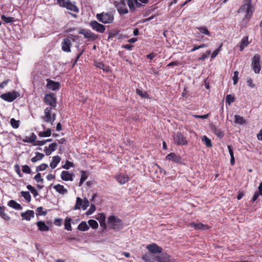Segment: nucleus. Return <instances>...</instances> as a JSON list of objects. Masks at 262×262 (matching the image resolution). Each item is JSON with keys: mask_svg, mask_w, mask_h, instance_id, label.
Returning <instances> with one entry per match:
<instances>
[{"mask_svg": "<svg viewBox=\"0 0 262 262\" xmlns=\"http://www.w3.org/2000/svg\"><path fill=\"white\" fill-rule=\"evenodd\" d=\"M46 144L45 140L43 141H36L34 144V145L42 146Z\"/></svg>", "mask_w": 262, "mask_h": 262, "instance_id": "774afa93", "label": "nucleus"}, {"mask_svg": "<svg viewBox=\"0 0 262 262\" xmlns=\"http://www.w3.org/2000/svg\"><path fill=\"white\" fill-rule=\"evenodd\" d=\"M8 205L13 209L18 210H20L23 209L21 206L14 200L9 201Z\"/></svg>", "mask_w": 262, "mask_h": 262, "instance_id": "b1692460", "label": "nucleus"}, {"mask_svg": "<svg viewBox=\"0 0 262 262\" xmlns=\"http://www.w3.org/2000/svg\"><path fill=\"white\" fill-rule=\"evenodd\" d=\"M161 262H177L176 259L171 258L170 256L166 254H163V258Z\"/></svg>", "mask_w": 262, "mask_h": 262, "instance_id": "7c9ffc66", "label": "nucleus"}, {"mask_svg": "<svg viewBox=\"0 0 262 262\" xmlns=\"http://www.w3.org/2000/svg\"><path fill=\"white\" fill-rule=\"evenodd\" d=\"M10 124L13 128H17L19 126V121L12 118L10 119Z\"/></svg>", "mask_w": 262, "mask_h": 262, "instance_id": "a19ab883", "label": "nucleus"}, {"mask_svg": "<svg viewBox=\"0 0 262 262\" xmlns=\"http://www.w3.org/2000/svg\"><path fill=\"white\" fill-rule=\"evenodd\" d=\"M251 1L252 0H244L242 5L237 11L238 13H246L241 22V26L243 28L247 26L254 11V8L252 5Z\"/></svg>", "mask_w": 262, "mask_h": 262, "instance_id": "f257e3e1", "label": "nucleus"}, {"mask_svg": "<svg viewBox=\"0 0 262 262\" xmlns=\"http://www.w3.org/2000/svg\"><path fill=\"white\" fill-rule=\"evenodd\" d=\"M97 19L103 24H111L113 22L114 15L110 12H102L96 15Z\"/></svg>", "mask_w": 262, "mask_h": 262, "instance_id": "f03ea898", "label": "nucleus"}, {"mask_svg": "<svg viewBox=\"0 0 262 262\" xmlns=\"http://www.w3.org/2000/svg\"><path fill=\"white\" fill-rule=\"evenodd\" d=\"M34 180L37 182H43V179L41 177V174L40 173H37V174L34 177Z\"/></svg>", "mask_w": 262, "mask_h": 262, "instance_id": "6e6d98bb", "label": "nucleus"}, {"mask_svg": "<svg viewBox=\"0 0 262 262\" xmlns=\"http://www.w3.org/2000/svg\"><path fill=\"white\" fill-rule=\"evenodd\" d=\"M234 118H235V123L244 124L246 123V121L243 117H241L239 115H235Z\"/></svg>", "mask_w": 262, "mask_h": 262, "instance_id": "58836bf2", "label": "nucleus"}, {"mask_svg": "<svg viewBox=\"0 0 262 262\" xmlns=\"http://www.w3.org/2000/svg\"><path fill=\"white\" fill-rule=\"evenodd\" d=\"M61 178L62 180L68 181H73V174L70 173L68 171H62L60 174Z\"/></svg>", "mask_w": 262, "mask_h": 262, "instance_id": "aec40b11", "label": "nucleus"}, {"mask_svg": "<svg viewBox=\"0 0 262 262\" xmlns=\"http://www.w3.org/2000/svg\"><path fill=\"white\" fill-rule=\"evenodd\" d=\"M214 133L217 136L220 137H223L224 136V134H223V132L221 131V130L220 129L216 128L214 129Z\"/></svg>", "mask_w": 262, "mask_h": 262, "instance_id": "13d9d810", "label": "nucleus"}, {"mask_svg": "<svg viewBox=\"0 0 262 262\" xmlns=\"http://www.w3.org/2000/svg\"><path fill=\"white\" fill-rule=\"evenodd\" d=\"M162 258L163 254L161 255L145 254L142 256V259L145 262H161V259H162Z\"/></svg>", "mask_w": 262, "mask_h": 262, "instance_id": "0eeeda50", "label": "nucleus"}, {"mask_svg": "<svg viewBox=\"0 0 262 262\" xmlns=\"http://www.w3.org/2000/svg\"><path fill=\"white\" fill-rule=\"evenodd\" d=\"M21 196L28 202H30L31 200V196L30 194V193L29 191H22L21 192Z\"/></svg>", "mask_w": 262, "mask_h": 262, "instance_id": "ea45409f", "label": "nucleus"}, {"mask_svg": "<svg viewBox=\"0 0 262 262\" xmlns=\"http://www.w3.org/2000/svg\"><path fill=\"white\" fill-rule=\"evenodd\" d=\"M57 147V145L56 143H52L49 145V148L50 149L51 151H55Z\"/></svg>", "mask_w": 262, "mask_h": 262, "instance_id": "4d7b16f0", "label": "nucleus"}, {"mask_svg": "<svg viewBox=\"0 0 262 262\" xmlns=\"http://www.w3.org/2000/svg\"><path fill=\"white\" fill-rule=\"evenodd\" d=\"M259 195L258 192L257 191H255L254 192V194L252 197V200H251V202L253 203H254L257 199L258 196Z\"/></svg>", "mask_w": 262, "mask_h": 262, "instance_id": "0e129e2a", "label": "nucleus"}, {"mask_svg": "<svg viewBox=\"0 0 262 262\" xmlns=\"http://www.w3.org/2000/svg\"><path fill=\"white\" fill-rule=\"evenodd\" d=\"M36 225L39 230L41 231H47L49 230V227L43 221H38L36 223Z\"/></svg>", "mask_w": 262, "mask_h": 262, "instance_id": "5701e85b", "label": "nucleus"}, {"mask_svg": "<svg viewBox=\"0 0 262 262\" xmlns=\"http://www.w3.org/2000/svg\"><path fill=\"white\" fill-rule=\"evenodd\" d=\"M88 223L89 225L93 229H97L98 227V224L95 220H90Z\"/></svg>", "mask_w": 262, "mask_h": 262, "instance_id": "a18cd8bd", "label": "nucleus"}, {"mask_svg": "<svg viewBox=\"0 0 262 262\" xmlns=\"http://www.w3.org/2000/svg\"><path fill=\"white\" fill-rule=\"evenodd\" d=\"M247 82L248 85L252 88H254L255 86V85L253 83V80L251 78L248 79Z\"/></svg>", "mask_w": 262, "mask_h": 262, "instance_id": "e2e57ef3", "label": "nucleus"}, {"mask_svg": "<svg viewBox=\"0 0 262 262\" xmlns=\"http://www.w3.org/2000/svg\"><path fill=\"white\" fill-rule=\"evenodd\" d=\"M44 157V155L38 152L36 153V156L33 157L31 161L33 163H35L38 160H41Z\"/></svg>", "mask_w": 262, "mask_h": 262, "instance_id": "f704fd0d", "label": "nucleus"}, {"mask_svg": "<svg viewBox=\"0 0 262 262\" xmlns=\"http://www.w3.org/2000/svg\"><path fill=\"white\" fill-rule=\"evenodd\" d=\"M44 101L47 104L50 106V107H55L56 106V98L53 94H46L44 98Z\"/></svg>", "mask_w": 262, "mask_h": 262, "instance_id": "9b49d317", "label": "nucleus"}, {"mask_svg": "<svg viewBox=\"0 0 262 262\" xmlns=\"http://www.w3.org/2000/svg\"><path fill=\"white\" fill-rule=\"evenodd\" d=\"M42 210H43V208L42 207H39L36 209L38 214H39V215H41V214L46 215L47 212L46 211L45 212H43Z\"/></svg>", "mask_w": 262, "mask_h": 262, "instance_id": "680f3d73", "label": "nucleus"}, {"mask_svg": "<svg viewBox=\"0 0 262 262\" xmlns=\"http://www.w3.org/2000/svg\"><path fill=\"white\" fill-rule=\"evenodd\" d=\"M107 223L108 226L114 230H119L123 228L122 223L121 220L115 215L110 216L108 218Z\"/></svg>", "mask_w": 262, "mask_h": 262, "instance_id": "7ed1b4c3", "label": "nucleus"}, {"mask_svg": "<svg viewBox=\"0 0 262 262\" xmlns=\"http://www.w3.org/2000/svg\"><path fill=\"white\" fill-rule=\"evenodd\" d=\"M202 141H204L206 146L211 147L212 146L211 140L206 136H203Z\"/></svg>", "mask_w": 262, "mask_h": 262, "instance_id": "c03bdc74", "label": "nucleus"}, {"mask_svg": "<svg viewBox=\"0 0 262 262\" xmlns=\"http://www.w3.org/2000/svg\"><path fill=\"white\" fill-rule=\"evenodd\" d=\"M166 160L169 161H172L174 162L177 163H182V158L181 157L178 155L176 154L175 153L171 152L167 155L166 157Z\"/></svg>", "mask_w": 262, "mask_h": 262, "instance_id": "4468645a", "label": "nucleus"}, {"mask_svg": "<svg viewBox=\"0 0 262 262\" xmlns=\"http://www.w3.org/2000/svg\"><path fill=\"white\" fill-rule=\"evenodd\" d=\"M37 137L34 133H32L31 136L29 137H26L23 139V141L26 143H33L36 140Z\"/></svg>", "mask_w": 262, "mask_h": 262, "instance_id": "c85d7f7f", "label": "nucleus"}, {"mask_svg": "<svg viewBox=\"0 0 262 262\" xmlns=\"http://www.w3.org/2000/svg\"><path fill=\"white\" fill-rule=\"evenodd\" d=\"M90 26L94 31L102 33L105 30V27L101 24H99L96 20H92L90 23Z\"/></svg>", "mask_w": 262, "mask_h": 262, "instance_id": "9d476101", "label": "nucleus"}, {"mask_svg": "<svg viewBox=\"0 0 262 262\" xmlns=\"http://www.w3.org/2000/svg\"><path fill=\"white\" fill-rule=\"evenodd\" d=\"M189 226L196 230H206L210 228L207 224H203L201 223H191L189 224Z\"/></svg>", "mask_w": 262, "mask_h": 262, "instance_id": "ddd939ff", "label": "nucleus"}, {"mask_svg": "<svg viewBox=\"0 0 262 262\" xmlns=\"http://www.w3.org/2000/svg\"><path fill=\"white\" fill-rule=\"evenodd\" d=\"M95 210H96L95 206L94 204H92L91 205L90 208L87 211L86 213L87 215H90V214H92Z\"/></svg>", "mask_w": 262, "mask_h": 262, "instance_id": "5fc2aeb1", "label": "nucleus"}, {"mask_svg": "<svg viewBox=\"0 0 262 262\" xmlns=\"http://www.w3.org/2000/svg\"><path fill=\"white\" fill-rule=\"evenodd\" d=\"M130 12H134L136 8L144 6L148 3V0H126Z\"/></svg>", "mask_w": 262, "mask_h": 262, "instance_id": "20e7f679", "label": "nucleus"}, {"mask_svg": "<svg viewBox=\"0 0 262 262\" xmlns=\"http://www.w3.org/2000/svg\"><path fill=\"white\" fill-rule=\"evenodd\" d=\"M51 135V130L50 128H48L47 130L44 132H40L38 133V136L40 137H48Z\"/></svg>", "mask_w": 262, "mask_h": 262, "instance_id": "4c0bfd02", "label": "nucleus"}, {"mask_svg": "<svg viewBox=\"0 0 262 262\" xmlns=\"http://www.w3.org/2000/svg\"><path fill=\"white\" fill-rule=\"evenodd\" d=\"M238 74H239V73L237 71H234V75L232 77V80L233 81V84L234 85L236 84L237 82H238Z\"/></svg>", "mask_w": 262, "mask_h": 262, "instance_id": "8fccbe9b", "label": "nucleus"}, {"mask_svg": "<svg viewBox=\"0 0 262 262\" xmlns=\"http://www.w3.org/2000/svg\"><path fill=\"white\" fill-rule=\"evenodd\" d=\"M227 148H228L230 157H234L233 151L231 145H228Z\"/></svg>", "mask_w": 262, "mask_h": 262, "instance_id": "69168bd1", "label": "nucleus"}, {"mask_svg": "<svg viewBox=\"0 0 262 262\" xmlns=\"http://www.w3.org/2000/svg\"><path fill=\"white\" fill-rule=\"evenodd\" d=\"M260 59V56L258 54L255 55L252 59V67L256 74L259 73L261 69Z\"/></svg>", "mask_w": 262, "mask_h": 262, "instance_id": "1a4fd4ad", "label": "nucleus"}, {"mask_svg": "<svg viewBox=\"0 0 262 262\" xmlns=\"http://www.w3.org/2000/svg\"><path fill=\"white\" fill-rule=\"evenodd\" d=\"M209 116V114H206L204 115H194L193 116L195 118H201V119H207V118H208Z\"/></svg>", "mask_w": 262, "mask_h": 262, "instance_id": "bf43d9fd", "label": "nucleus"}, {"mask_svg": "<svg viewBox=\"0 0 262 262\" xmlns=\"http://www.w3.org/2000/svg\"><path fill=\"white\" fill-rule=\"evenodd\" d=\"M235 100V98L231 95H227L226 97V102L230 105Z\"/></svg>", "mask_w": 262, "mask_h": 262, "instance_id": "de8ad7c7", "label": "nucleus"}, {"mask_svg": "<svg viewBox=\"0 0 262 262\" xmlns=\"http://www.w3.org/2000/svg\"><path fill=\"white\" fill-rule=\"evenodd\" d=\"M174 143L178 145H185L188 142L186 138L181 132H177L173 135Z\"/></svg>", "mask_w": 262, "mask_h": 262, "instance_id": "6e6552de", "label": "nucleus"}, {"mask_svg": "<svg viewBox=\"0 0 262 262\" xmlns=\"http://www.w3.org/2000/svg\"><path fill=\"white\" fill-rule=\"evenodd\" d=\"M222 46V44H221L220 46V47L218 49H216L215 51H214L213 52V53H212V54L211 55V58L213 59V58H215L218 55V54L219 53V52L221 50Z\"/></svg>", "mask_w": 262, "mask_h": 262, "instance_id": "3c124183", "label": "nucleus"}, {"mask_svg": "<svg viewBox=\"0 0 262 262\" xmlns=\"http://www.w3.org/2000/svg\"><path fill=\"white\" fill-rule=\"evenodd\" d=\"M74 167V164L70 161H67L62 167L66 169H69L70 167Z\"/></svg>", "mask_w": 262, "mask_h": 262, "instance_id": "864d4df0", "label": "nucleus"}, {"mask_svg": "<svg viewBox=\"0 0 262 262\" xmlns=\"http://www.w3.org/2000/svg\"><path fill=\"white\" fill-rule=\"evenodd\" d=\"M61 158L58 156H54L53 157L52 161L50 163V167L52 169H54L58 164L60 162Z\"/></svg>", "mask_w": 262, "mask_h": 262, "instance_id": "a878e982", "label": "nucleus"}, {"mask_svg": "<svg viewBox=\"0 0 262 262\" xmlns=\"http://www.w3.org/2000/svg\"><path fill=\"white\" fill-rule=\"evenodd\" d=\"M21 216L22 217L23 220L30 221L31 218L34 217V212L33 210H28L25 212L21 213Z\"/></svg>", "mask_w": 262, "mask_h": 262, "instance_id": "6ab92c4d", "label": "nucleus"}, {"mask_svg": "<svg viewBox=\"0 0 262 262\" xmlns=\"http://www.w3.org/2000/svg\"><path fill=\"white\" fill-rule=\"evenodd\" d=\"M71 221H72L71 219L69 218V217H67L65 219L64 228L68 231L72 230V227H71Z\"/></svg>", "mask_w": 262, "mask_h": 262, "instance_id": "e433bc0d", "label": "nucleus"}, {"mask_svg": "<svg viewBox=\"0 0 262 262\" xmlns=\"http://www.w3.org/2000/svg\"><path fill=\"white\" fill-rule=\"evenodd\" d=\"M19 95L18 92L12 91L2 94L0 97L6 101L11 102L18 97Z\"/></svg>", "mask_w": 262, "mask_h": 262, "instance_id": "423d86ee", "label": "nucleus"}, {"mask_svg": "<svg viewBox=\"0 0 262 262\" xmlns=\"http://www.w3.org/2000/svg\"><path fill=\"white\" fill-rule=\"evenodd\" d=\"M1 19L6 24H12L15 21V19L12 17H7L5 15H1Z\"/></svg>", "mask_w": 262, "mask_h": 262, "instance_id": "c756f323", "label": "nucleus"}, {"mask_svg": "<svg viewBox=\"0 0 262 262\" xmlns=\"http://www.w3.org/2000/svg\"><path fill=\"white\" fill-rule=\"evenodd\" d=\"M22 170L23 172L28 174H30L31 172L30 168L27 165L23 166Z\"/></svg>", "mask_w": 262, "mask_h": 262, "instance_id": "603ef678", "label": "nucleus"}, {"mask_svg": "<svg viewBox=\"0 0 262 262\" xmlns=\"http://www.w3.org/2000/svg\"><path fill=\"white\" fill-rule=\"evenodd\" d=\"M196 29L200 31V32L203 34H205L208 36H210V33L209 32V30L205 26H202V27H196Z\"/></svg>", "mask_w": 262, "mask_h": 262, "instance_id": "473e14b6", "label": "nucleus"}, {"mask_svg": "<svg viewBox=\"0 0 262 262\" xmlns=\"http://www.w3.org/2000/svg\"><path fill=\"white\" fill-rule=\"evenodd\" d=\"M54 188L56 190V191L61 194H64L68 192V190L64 188L63 185L60 184L55 185L54 186Z\"/></svg>", "mask_w": 262, "mask_h": 262, "instance_id": "393cba45", "label": "nucleus"}, {"mask_svg": "<svg viewBox=\"0 0 262 262\" xmlns=\"http://www.w3.org/2000/svg\"><path fill=\"white\" fill-rule=\"evenodd\" d=\"M82 204H83V200L81 199L79 197H77L76 198V204L74 207V210L80 209L81 207L82 208Z\"/></svg>", "mask_w": 262, "mask_h": 262, "instance_id": "2f4dec72", "label": "nucleus"}, {"mask_svg": "<svg viewBox=\"0 0 262 262\" xmlns=\"http://www.w3.org/2000/svg\"><path fill=\"white\" fill-rule=\"evenodd\" d=\"M89 227L85 222H82L78 226V229L80 231H85L88 230Z\"/></svg>", "mask_w": 262, "mask_h": 262, "instance_id": "72a5a7b5", "label": "nucleus"}, {"mask_svg": "<svg viewBox=\"0 0 262 262\" xmlns=\"http://www.w3.org/2000/svg\"><path fill=\"white\" fill-rule=\"evenodd\" d=\"M15 172L19 175V177H22L23 176L20 173V168L18 165L16 164L14 166Z\"/></svg>", "mask_w": 262, "mask_h": 262, "instance_id": "052dcab7", "label": "nucleus"}, {"mask_svg": "<svg viewBox=\"0 0 262 262\" xmlns=\"http://www.w3.org/2000/svg\"><path fill=\"white\" fill-rule=\"evenodd\" d=\"M81 179L79 182V186H81L82 183L88 179V173L84 170L81 171Z\"/></svg>", "mask_w": 262, "mask_h": 262, "instance_id": "c9c22d12", "label": "nucleus"}, {"mask_svg": "<svg viewBox=\"0 0 262 262\" xmlns=\"http://www.w3.org/2000/svg\"><path fill=\"white\" fill-rule=\"evenodd\" d=\"M48 167V165L47 164L42 163L39 166L36 167V171L37 172L40 171H43L46 169V168Z\"/></svg>", "mask_w": 262, "mask_h": 262, "instance_id": "49530a36", "label": "nucleus"}, {"mask_svg": "<svg viewBox=\"0 0 262 262\" xmlns=\"http://www.w3.org/2000/svg\"><path fill=\"white\" fill-rule=\"evenodd\" d=\"M95 66L97 68L102 69L104 71L107 72L108 71V69L107 67H105L104 64L100 62H96L95 63Z\"/></svg>", "mask_w": 262, "mask_h": 262, "instance_id": "79ce46f5", "label": "nucleus"}, {"mask_svg": "<svg viewBox=\"0 0 262 262\" xmlns=\"http://www.w3.org/2000/svg\"><path fill=\"white\" fill-rule=\"evenodd\" d=\"M89 205H90L89 201L86 198H85L83 200V204L82 205V209L83 210H85L87 209V208L89 206Z\"/></svg>", "mask_w": 262, "mask_h": 262, "instance_id": "09e8293b", "label": "nucleus"}, {"mask_svg": "<svg viewBox=\"0 0 262 262\" xmlns=\"http://www.w3.org/2000/svg\"><path fill=\"white\" fill-rule=\"evenodd\" d=\"M52 107H46L44 111V116L42 117V119L44 121L47 123H49L51 121V111Z\"/></svg>", "mask_w": 262, "mask_h": 262, "instance_id": "f3484780", "label": "nucleus"}, {"mask_svg": "<svg viewBox=\"0 0 262 262\" xmlns=\"http://www.w3.org/2000/svg\"><path fill=\"white\" fill-rule=\"evenodd\" d=\"M116 179L120 184H124L127 182L129 179L127 176L120 174L116 177Z\"/></svg>", "mask_w": 262, "mask_h": 262, "instance_id": "4be33fe9", "label": "nucleus"}, {"mask_svg": "<svg viewBox=\"0 0 262 262\" xmlns=\"http://www.w3.org/2000/svg\"><path fill=\"white\" fill-rule=\"evenodd\" d=\"M249 42L248 41V37H244L240 42V51H243L245 47L248 46Z\"/></svg>", "mask_w": 262, "mask_h": 262, "instance_id": "bb28decb", "label": "nucleus"}, {"mask_svg": "<svg viewBox=\"0 0 262 262\" xmlns=\"http://www.w3.org/2000/svg\"><path fill=\"white\" fill-rule=\"evenodd\" d=\"M60 84L58 82H55L52 80H48L47 87L48 89L56 91L59 88Z\"/></svg>", "mask_w": 262, "mask_h": 262, "instance_id": "a211bd4d", "label": "nucleus"}, {"mask_svg": "<svg viewBox=\"0 0 262 262\" xmlns=\"http://www.w3.org/2000/svg\"><path fill=\"white\" fill-rule=\"evenodd\" d=\"M97 219L99 221L100 223V225L101 227L104 228H106V225L105 224V215L101 213L99 215V216L97 217Z\"/></svg>", "mask_w": 262, "mask_h": 262, "instance_id": "cd10ccee", "label": "nucleus"}, {"mask_svg": "<svg viewBox=\"0 0 262 262\" xmlns=\"http://www.w3.org/2000/svg\"><path fill=\"white\" fill-rule=\"evenodd\" d=\"M78 33L84 35V38L94 39L96 35L90 30H86L84 29L80 28Z\"/></svg>", "mask_w": 262, "mask_h": 262, "instance_id": "2eb2a0df", "label": "nucleus"}, {"mask_svg": "<svg viewBox=\"0 0 262 262\" xmlns=\"http://www.w3.org/2000/svg\"><path fill=\"white\" fill-rule=\"evenodd\" d=\"M63 7L75 12H78V8L75 5H73L70 1L66 2V4Z\"/></svg>", "mask_w": 262, "mask_h": 262, "instance_id": "412c9836", "label": "nucleus"}, {"mask_svg": "<svg viewBox=\"0 0 262 262\" xmlns=\"http://www.w3.org/2000/svg\"><path fill=\"white\" fill-rule=\"evenodd\" d=\"M146 249L152 254L160 253L162 252V248L156 244H151L147 245Z\"/></svg>", "mask_w": 262, "mask_h": 262, "instance_id": "dca6fc26", "label": "nucleus"}, {"mask_svg": "<svg viewBox=\"0 0 262 262\" xmlns=\"http://www.w3.org/2000/svg\"><path fill=\"white\" fill-rule=\"evenodd\" d=\"M126 5H128V2L126 0H120L116 3L115 6L120 15H122L128 13Z\"/></svg>", "mask_w": 262, "mask_h": 262, "instance_id": "39448f33", "label": "nucleus"}, {"mask_svg": "<svg viewBox=\"0 0 262 262\" xmlns=\"http://www.w3.org/2000/svg\"><path fill=\"white\" fill-rule=\"evenodd\" d=\"M72 42L69 38H64L61 42V49L63 51L69 53L71 51Z\"/></svg>", "mask_w": 262, "mask_h": 262, "instance_id": "f8f14e48", "label": "nucleus"}, {"mask_svg": "<svg viewBox=\"0 0 262 262\" xmlns=\"http://www.w3.org/2000/svg\"><path fill=\"white\" fill-rule=\"evenodd\" d=\"M66 0H57V4L61 7H63L66 4Z\"/></svg>", "mask_w": 262, "mask_h": 262, "instance_id": "338daca9", "label": "nucleus"}, {"mask_svg": "<svg viewBox=\"0 0 262 262\" xmlns=\"http://www.w3.org/2000/svg\"><path fill=\"white\" fill-rule=\"evenodd\" d=\"M136 93L138 95L140 96L142 98H147L148 97V94L145 91H143L142 90H141L140 89H137L136 90Z\"/></svg>", "mask_w": 262, "mask_h": 262, "instance_id": "37998d69", "label": "nucleus"}]
</instances>
